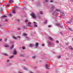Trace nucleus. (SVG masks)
Masks as SVG:
<instances>
[{
    "label": "nucleus",
    "mask_w": 73,
    "mask_h": 73,
    "mask_svg": "<svg viewBox=\"0 0 73 73\" xmlns=\"http://www.w3.org/2000/svg\"><path fill=\"white\" fill-rule=\"evenodd\" d=\"M30 73H33V72H31V71H30V72H29Z\"/></svg>",
    "instance_id": "56"
},
{
    "label": "nucleus",
    "mask_w": 73,
    "mask_h": 73,
    "mask_svg": "<svg viewBox=\"0 0 73 73\" xmlns=\"http://www.w3.org/2000/svg\"><path fill=\"white\" fill-rule=\"evenodd\" d=\"M55 8V7L54 6H52L51 7V8L50 9V11L51 12H52L53 10H54V9Z\"/></svg>",
    "instance_id": "4"
},
{
    "label": "nucleus",
    "mask_w": 73,
    "mask_h": 73,
    "mask_svg": "<svg viewBox=\"0 0 73 73\" xmlns=\"http://www.w3.org/2000/svg\"><path fill=\"white\" fill-rule=\"evenodd\" d=\"M58 58H61V56H58Z\"/></svg>",
    "instance_id": "36"
},
{
    "label": "nucleus",
    "mask_w": 73,
    "mask_h": 73,
    "mask_svg": "<svg viewBox=\"0 0 73 73\" xmlns=\"http://www.w3.org/2000/svg\"><path fill=\"white\" fill-rule=\"evenodd\" d=\"M28 25H29V24H31V23L30 22L28 23Z\"/></svg>",
    "instance_id": "48"
},
{
    "label": "nucleus",
    "mask_w": 73,
    "mask_h": 73,
    "mask_svg": "<svg viewBox=\"0 0 73 73\" xmlns=\"http://www.w3.org/2000/svg\"><path fill=\"white\" fill-rule=\"evenodd\" d=\"M51 26H52V25H49L48 26V28H50V27H51Z\"/></svg>",
    "instance_id": "38"
},
{
    "label": "nucleus",
    "mask_w": 73,
    "mask_h": 73,
    "mask_svg": "<svg viewBox=\"0 0 73 73\" xmlns=\"http://www.w3.org/2000/svg\"><path fill=\"white\" fill-rule=\"evenodd\" d=\"M44 1L46 3H48L49 1V0H44Z\"/></svg>",
    "instance_id": "23"
},
{
    "label": "nucleus",
    "mask_w": 73,
    "mask_h": 73,
    "mask_svg": "<svg viewBox=\"0 0 73 73\" xmlns=\"http://www.w3.org/2000/svg\"><path fill=\"white\" fill-rule=\"evenodd\" d=\"M48 44L50 46H52V43L51 42H48Z\"/></svg>",
    "instance_id": "11"
},
{
    "label": "nucleus",
    "mask_w": 73,
    "mask_h": 73,
    "mask_svg": "<svg viewBox=\"0 0 73 73\" xmlns=\"http://www.w3.org/2000/svg\"><path fill=\"white\" fill-rule=\"evenodd\" d=\"M7 38L5 39H4L5 41L6 42H7Z\"/></svg>",
    "instance_id": "37"
},
{
    "label": "nucleus",
    "mask_w": 73,
    "mask_h": 73,
    "mask_svg": "<svg viewBox=\"0 0 73 73\" xmlns=\"http://www.w3.org/2000/svg\"><path fill=\"white\" fill-rule=\"evenodd\" d=\"M1 17L2 18H4V17H7V16H5V15H4V16H2Z\"/></svg>",
    "instance_id": "26"
},
{
    "label": "nucleus",
    "mask_w": 73,
    "mask_h": 73,
    "mask_svg": "<svg viewBox=\"0 0 73 73\" xmlns=\"http://www.w3.org/2000/svg\"><path fill=\"white\" fill-rule=\"evenodd\" d=\"M35 46H36V47H37V43H36Z\"/></svg>",
    "instance_id": "55"
},
{
    "label": "nucleus",
    "mask_w": 73,
    "mask_h": 73,
    "mask_svg": "<svg viewBox=\"0 0 73 73\" xmlns=\"http://www.w3.org/2000/svg\"><path fill=\"white\" fill-rule=\"evenodd\" d=\"M37 73H39V71H37Z\"/></svg>",
    "instance_id": "59"
},
{
    "label": "nucleus",
    "mask_w": 73,
    "mask_h": 73,
    "mask_svg": "<svg viewBox=\"0 0 73 73\" xmlns=\"http://www.w3.org/2000/svg\"><path fill=\"white\" fill-rule=\"evenodd\" d=\"M13 38H14V39H15L16 40H17V38H16L15 36H13Z\"/></svg>",
    "instance_id": "20"
},
{
    "label": "nucleus",
    "mask_w": 73,
    "mask_h": 73,
    "mask_svg": "<svg viewBox=\"0 0 73 73\" xmlns=\"http://www.w3.org/2000/svg\"><path fill=\"white\" fill-rule=\"evenodd\" d=\"M17 20L18 22H19L20 21V20H19V19H17Z\"/></svg>",
    "instance_id": "53"
},
{
    "label": "nucleus",
    "mask_w": 73,
    "mask_h": 73,
    "mask_svg": "<svg viewBox=\"0 0 73 73\" xmlns=\"http://www.w3.org/2000/svg\"><path fill=\"white\" fill-rule=\"evenodd\" d=\"M47 23V20H46L44 22V24H46Z\"/></svg>",
    "instance_id": "18"
},
{
    "label": "nucleus",
    "mask_w": 73,
    "mask_h": 73,
    "mask_svg": "<svg viewBox=\"0 0 73 73\" xmlns=\"http://www.w3.org/2000/svg\"><path fill=\"white\" fill-rule=\"evenodd\" d=\"M9 5H10V4H8L7 5H6V7H8V6H9Z\"/></svg>",
    "instance_id": "32"
},
{
    "label": "nucleus",
    "mask_w": 73,
    "mask_h": 73,
    "mask_svg": "<svg viewBox=\"0 0 73 73\" xmlns=\"http://www.w3.org/2000/svg\"><path fill=\"white\" fill-rule=\"evenodd\" d=\"M70 1H72V2H73V0H70Z\"/></svg>",
    "instance_id": "57"
},
{
    "label": "nucleus",
    "mask_w": 73,
    "mask_h": 73,
    "mask_svg": "<svg viewBox=\"0 0 73 73\" xmlns=\"http://www.w3.org/2000/svg\"><path fill=\"white\" fill-rule=\"evenodd\" d=\"M41 3L40 2H39L38 3H37V5H38V6L40 5Z\"/></svg>",
    "instance_id": "16"
},
{
    "label": "nucleus",
    "mask_w": 73,
    "mask_h": 73,
    "mask_svg": "<svg viewBox=\"0 0 73 73\" xmlns=\"http://www.w3.org/2000/svg\"><path fill=\"white\" fill-rule=\"evenodd\" d=\"M37 18H38V19H40V18H41L40 17L39 15L38 16L37 15Z\"/></svg>",
    "instance_id": "25"
},
{
    "label": "nucleus",
    "mask_w": 73,
    "mask_h": 73,
    "mask_svg": "<svg viewBox=\"0 0 73 73\" xmlns=\"http://www.w3.org/2000/svg\"><path fill=\"white\" fill-rule=\"evenodd\" d=\"M34 68V69H36V67L35 66L33 67Z\"/></svg>",
    "instance_id": "47"
},
{
    "label": "nucleus",
    "mask_w": 73,
    "mask_h": 73,
    "mask_svg": "<svg viewBox=\"0 0 73 73\" xmlns=\"http://www.w3.org/2000/svg\"><path fill=\"white\" fill-rule=\"evenodd\" d=\"M25 23H27V22H28V20L27 19H26L25 21Z\"/></svg>",
    "instance_id": "39"
},
{
    "label": "nucleus",
    "mask_w": 73,
    "mask_h": 73,
    "mask_svg": "<svg viewBox=\"0 0 73 73\" xmlns=\"http://www.w3.org/2000/svg\"><path fill=\"white\" fill-rule=\"evenodd\" d=\"M39 12H40V15H42L43 14V13H42V11H40Z\"/></svg>",
    "instance_id": "22"
},
{
    "label": "nucleus",
    "mask_w": 73,
    "mask_h": 73,
    "mask_svg": "<svg viewBox=\"0 0 73 73\" xmlns=\"http://www.w3.org/2000/svg\"><path fill=\"white\" fill-rule=\"evenodd\" d=\"M50 3H52L53 2V1L52 0H50Z\"/></svg>",
    "instance_id": "42"
},
{
    "label": "nucleus",
    "mask_w": 73,
    "mask_h": 73,
    "mask_svg": "<svg viewBox=\"0 0 73 73\" xmlns=\"http://www.w3.org/2000/svg\"><path fill=\"white\" fill-rule=\"evenodd\" d=\"M60 13L61 15H62V16H64L65 15V14L63 12H60Z\"/></svg>",
    "instance_id": "9"
},
{
    "label": "nucleus",
    "mask_w": 73,
    "mask_h": 73,
    "mask_svg": "<svg viewBox=\"0 0 73 73\" xmlns=\"http://www.w3.org/2000/svg\"><path fill=\"white\" fill-rule=\"evenodd\" d=\"M0 11L2 12V11H3V8H0Z\"/></svg>",
    "instance_id": "30"
},
{
    "label": "nucleus",
    "mask_w": 73,
    "mask_h": 73,
    "mask_svg": "<svg viewBox=\"0 0 73 73\" xmlns=\"http://www.w3.org/2000/svg\"><path fill=\"white\" fill-rule=\"evenodd\" d=\"M68 48L70 49L71 50H72L73 49V48L72 46H69L68 47Z\"/></svg>",
    "instance_id": "12"
},
{
    "label": "nucleus",
    "mask_w": 73,
    "mask_h": 73,
    "mask_svg": "<svg viewBox=\"0 0 73 73\" xmlns=\"http://www.w3.org/2000/svg\"><path fill=\"white\" fill-rule=\"evenodd\" d=\"M3 54L4 56H8V54H7L3 53Z\"/></svg>",
    "instance_id": "29"
},
{
    "label": "nucleus",
    "mask_w": 73,
    "mask_h": 73,
    "mask_svg": "<svg viewBox=\"0 0 73 73\" xmlns=\"http://www.w3.org/2000/svg\"><path fill=\"white\" fill-rule=\"evenodd\" d=\"M23 36H27V34L24 33L23 34Z\"/></svg>",
    "instance_id": "33"
},
{
    "label": "nucleus",
    "mask_w": 73,
    "mask_h": 73,
    "mask_svg": "<svg viewBox=\"0 0 73 73\" xmlns=\"http://www.w3.org/2000/svg\"><path fill=\"white\" fill-rule=\"evenodd\" d=\"M23 29H27V27H25V26H24L23 27Z\"/></svg>",
    "instance_id": "13"
},
{
    "label": "nucleus",
    "mask_w": 73,
    "mask_h": 73,
    "mask_svg": "<svg viewBox=\"0 0 73 73\" xmlns=\"http://www.w3.org/2000/svg\"><path fill=\"white\" fill-rule=\"evenodd\" d=\"M25 47H22V49H25Z\"/></svg>",
    "instance_id": "44"
},
{
    "label": "nucleus",
    "mask_w": 73,
    "mask_h": 73,
    "mask_svg": "<svg viewBox=\"0 0 73 73\" xmlns=\"http://www.w3.org/2000/svg\"><path fill=\"white\" fill-rule=\"evenodd\" d=\"M67 60H69V58H66Z\"/></svg>",
    "instance_id": "64"
},
{
    "label": "nucleus",
    "mask_w": 73,
    "mask_h": 73,
    "mask_svg": "<svg viewBox=\"0 0 73 73\" xmlns=\"http://www.w3.org/2000/svg\"><path fill=\"white\" fill-rule=\"evenodd\" d=\"M62 18L63 19H64V16H62Z\"/></svg>",
    "instance_id": "51"
},
{
    "label": "nucleus",
    "mask_w": 73,
    "mask_h": 73,
    "mask_svg": "<svg viewBox=\"0 0 73 73\" xmlns=\"http://www.w3.org/2000/svg\"><path fill=\"white\" fill-rule=\"evenodd\" d=\"M26 37V38H27V39H29V38H28V37Z\"/></svg>",
    "instance_id": "50"
},
{
    "label": "nucleus",
    "mask_w": 73,
    "mask_h": 73,
    "mask_svg": "<svg viewBox=\"0 0 73 73\" xmlns=\"http://www.w3.org/2000/svg\"><path fill=\"white\" fill-rule=\"evenodd\" d=\"M17 8V6H15V7L13 8L12 11V13H13L14 14L16 13V12H15V9H16Z\"/></svg>",
    "instance_id": "2"
},
{
    "label": "nucleus",
    "mask_w": 73,
    "mask_h": 73,
    "mask_svg": "<svg viewBox=\"0 0 73 73\" xmlns=\"http://www.w3.org/2000/svg\"><path fill=\"white\" fill-rule=\"evenodd\" d=\"M59 27H60L61 28H63V26H59Z\"/></svg>",
    "instance_id": "43"
},
{
    "label": "nucleus",
    "mask_w": 73,
    "mask_h": 73,
    "mask_svg": "<svg viewBox=\"0 0 73 73\" xmlns=\"http://www.w3.org/2000/svg\"><path fill=\"white\" fill-rule=\"evenodd\" d=\"M44 46V44H42V46Z\"/></svg>",
    "instance_id": "61"
},
{
    "label": "nucleus",
    "mask_w": 73,
    "mask_h": 73,
    "mask_svg": "<svg viewBox=\"0 0 73 73\" xmlns=\"http://www.w3.org/2000/svg\"><path fill=\"white\" fill-rule=\"evenodd\" d=\"M13 47H14V46L13 45H12L10 47V49H12V48H13Z\"/></svg>",
    "instance_id": "17"
},
{
    "label": "nucleus",
    "mask_w": 73,
    "mask_h": 73,
    "mask_svg": "<svg viewBox=\"0 0 73 73\" xmlns=\"http://www.w3.org/2000/svg\"><path fill=\"white\" fill-rule=\"evenodd\" d=\"M48 39H49L51 41H53V38L50 36L48 37Z\"/></svg>",
    "instance_id": "8"
},
{
    "label": "nucleus",
    "mask_w": 73,
    "mask_h": 73,
    "mask_svg": "<svg viewBox=\"0 0 73 73\" xmlns=\"http://www.w3.org/2000/svg\"><path fill=\"white\" fill-rule=\"evenodd\" d=\"M9 16H12V15L11 14H9Z\"/></svg>",
    "instance_id": "49"
},
{
    "label": "nucleus",
    "mask_w": 73,
    "mask_h": 73,
    "mask_svg": "<svg viewBox=\"0 0 73 73\" xmlns=\"http://www.w3.org/2000/svg\"><path fill=\"white\" fill-rule=\"evenodd\" d=\"M34 24H35L34 25V27H37V25H36V24H37V23H36L35 22H34Z\"/></svg>",
    "instance_id": "7"
},
{
    "label": "nucleus",
    "mask_w": 73,
    "mask_h": 73,
    "mask_svg": "<svg viewBox=\"0 0 73 73\" xmlns=\"http://www.w3.org/2000/svg\"><path fill=\"white\" fill-rule=\"evenodd\" d=\"M17 53V52L16 50V49H14V52H13V54H16Z\"/></svg>",
    "instance_id": "6"
},
{
    "label": "nucleus",
    "mask_w": 73,
    "mask_h": 73,
    "mask_svg": "<svg viewBox=\"0 0 73 73\" xmlns=\"http://www.w3.org/2000/svg\"><path fill=\"white\" fill-rule=\"evenodd\" d=\"M18 30H20L21 29H20V28H18Z\"/></svg>",
    "instance_id": "58"
},
{
    "label": "nucleus",
    "mask_w": 73,
    "mask_h": 73,
    "mask_svg": "<svg viewBox=\"0 0 73 73\" xmlns=\"http://www.w3.org/2000/svg\"><path fill=\"white\" fill-rule=\"evenodd\" d=\"M23 69H24V70H28V69H27V68L25 67H24L23 68Z\"/></svg>",
    "instance_id": "24"
},
{
    "label": "nucleus",
    "mask_w": 73,
    "mask_h": 73,
    "mask_svg": "<svg viewBox=\"0 0 73 73\" xmlns=\"http://www.w3.org/2000/svg\"><path fill=\"white\" fill-rule=\"evenodd\" d=\"M56 25L59 26V27H61V24L60 23H57L56 24Z\"/></svg>",
    "instance_id": "14"
},
{
    "label": "nucleus",
    "mask_w": 73,
    "mask_h": 73,
    "mask_svg": "<svg viewBox=\"0 0 73 73\" xmlns=\"http://www.w3.org/2000/svg\"><path fill=\"white\" fill-rule=\"evenodd\" d=\"M32 58H33V59H35V58H36V56H33L32 57Z\"/></svg>",
    "instance_id": "21"
},
{
    "label": "nucleus",
    "mask_w": 73,
    "mask_h": 73,
    "mask_svg": "<svg viewBox=\"0 0 73 73\" xmlns=\"http://www.w3.org/2000/svg\"><path fill=\"white\" fill-rule=\"evenodd\" d=\"M38 45V43H37V47Z\"/></svg>",
    "instance_id": "45"
},
{
    "label": "nucleus",
    "mask_w": 73,
    "mask_h": 73,
    "mask_svg": "<svg viewBox=\"0 0 73 73\" xmlns=\"http://www.w3.org/2000/svg\"><path fill=\"white\" fill-rule=\"evenodd\" d=\"M23 61H25V60H24V59H23Z\"/></svg>",
    "instance_id": "62"
},
{
    "label": "nucleus",
    "mask_w": 73,
    "mask_h": 73,
    "mask_svg": "<svg viewBox=\"0 0 73 73\" xmlns=\"http://www.w3.org/2000/svg\"><path fill=\"white\" fill-rule=\"evenodd\" d=\"M31 16L34 19H36V15L34 13H32Z\"/></svg>",
    "instance_id": "3"
},
{
    "label": "nucleus",
    "mask_w": 73,
    "mask_h": 73,
    "mask_svg": "<svg viewBox=\"0 0 73 73\" xmlns=\"http://www.w3.org/2000/svg\"><path fill=\"white\" fill-rule=\"evenodd\" d=\"M4 46L5 47H9V45H8V44H7L6 45H4Z\"/></svg>",
    "instance_id": "19"
},
{
    "label": "nucleus",
    "mask_w": 73,
    "mask_h": 73,
    "mask_svg": "<svg viewBox=\"0 0 73 73\" xmlns=\"http://www.w3.org/2000/svg\"><path fill=\"white\" fill-rule=\"evenodd\" d=\"M27 27H31V28H33L32 26L31 25H27Z\"/></svg>",
    "instance_id": "27"
},
{
    "label": "nucleus",
    "mask_w": 73,
    "mask_h": 73,
    "mask_svg": "<svg viewBox=\"0 0 73 73\" xmlns=\"http://www.w3.org/2000/svg\"><path fill=\"white\" fill-rule=\"evenodd\" d=\"M10 56V58H13V56Z\"/></svg>",
    "instance_id": "34"
},
{
    "label": "nucleus",
    "mask_w": 73,
    "mask_h": 73,
    "mask_svg": "<svg viewBox=\"0 0 73 73\" xmlns=\"http://www.w3.org/2000/svg\"><path fill=\"white\" fill-rule=\"evenodd\" d=\"M56 43H59V41H58V40L56 41Z\"/></svg>",
    "instance_id": "40"
},
{
    "label": "nucleus",
    "mask_w": 73,
    "mask_h": 73,
    "mask_svg": "<svg viewBox=\"0 0 73 73\" xmlns=\"http://www.w3.org/2000/svg\"><path fill=\"white\" fill-rule=\"evenodd\" d=\"M69 30H70V31H72V29L70 28H68Z\"/></svg>",
    "instance_id": "31"
},
{
    "label": "nucleus",
    "mask_w": 73,
    "mask_h": 73,
    "mask_svg": "<svg viewBox=\"0 0 73 73\" xmlns=\"http://www.w3.org/2000/svg\"><path fill=\"white\" fill-rule=\"evenodd\" d=\"M60 33L62 35V32H60Z\"/></svg>",
    "instance_id": "46"
},
{
    "label": "nucleus",
    "mask_w": 73,
    "mask_h": 73,
    "mask_svg": "<svg viewBox=\"0 0 73 73\" xmlns=\"http://www.w3.org/2000/svg\"><path fill=\"white\" fill-rule=\"evenodd\" d=\"M30 47H33V46H34V45L33 44H30L29 45Z\"/></svg>",
    "instance_id": "10"
},
{
    "label": "nucleus",
    "mask_w": 73,
    "mask_h": 73,
    "mask_svg": "<svg viewBox=\"0 0 73 73\" xmlns=\"http://www.w3.org/2000/svg\"><path fill=\"white\" fill-rule=\"evenodd\" d=\"M9 3H13V1L12 0H10L9 1Z\"/></svg>",
    "instance_id": "28"
},
{
    "label": "nucleus",
    "mask_w": 73,
    "mask_h": 73,
    "mask_svg": "<svg viewBox=\"0 0 73 73\" xmlns=\"http://www.w3.org/2000/svg\"><path fill=\"white\" fill-rule=\"evenodd\" d=\"M2 39H1L0 40V41H2Z\"/></svg>",
    "instance_id": "63"
},
{
    "label": "nucleus",
    "mask_w": 73,
    "mask_h": 73,
    "mask_svg": "<svg viewBox=\"0 0 73 73\" xmlns=\"http://www.w3.org/2000/svg\"><path fill=\"white\" fill-rule=\"evenodd\" d=\"M72 21H73V17H72V18L71 20L69 21V22H67V23H68L69 24H71L72 22Z\"/></svg>",
    "instance_id": "5"
},
{
    "label": "nucleus",
    "mask_w": 73,
    "mask_h": 73,
    "mask_svg": "<svg viewBox=\"0 0 73 73\" xmlns=\"http://www.w3.org/2000/svg\"><path fill=\"white\" fill-rule=\"evenodd\" d=\"M45 67L47 69H48V65L46 64L45 65Z\"/></svg>",
    "instance_id": "15"
},
{
    "label": "nucleus",
    "mask_w": 73,
    "mask_h": 73,
    "mask_svg": "<svg viewBox=\"0 0 73 73\" xmlns=\"http://www.w3.org/2000/svg\"><path fill=\"white\" fill-rule=\"evenodd\" d=\"M55 10L56 11H55L54 12H53V13H52V15H55V16H56V15H57L56 12H60V10L58 9H56Z\"/></svg>",
    "instance_id": "1"
},
{
    "label": "nucleus",
    "mask_w": 73,
    "mask_h": 73,
    "mask_svg": "<svg viewBox=\"0 0 73 73\" xmlns=\"http://www.w3.org/2000/svg\"><path fill=\"white\" fill-rule=\"evenodd\" d=\"M20 56H21V57H24V55L22 54H20Z\"/></svg>",
    "instance_id": "35"
},
{
    "label": "nucleus",
    "mask_w": 73,
    "mask_h": 73,
    "mask_svg": "<svg viewBox=\"0 0 73 73\" xmlns=\"http://www.w3.org/2000/svg\"><path fill=\"white\" fill-rule=\"evenodd\" d=\"M66 44L67 45H69V43H66Z\"/></svg>",
    "instance_id": "41"
},
{
    "label": "nucleus",
    "mask_w": 73,
    "mask_h": 73,
    "mask_svg": "<svg viewBox=\"0 0 73 73\" xmlns=\"http://www.w3.org/2000/svg\"><path fill=\"white\" fill-rule=\"evenodd\" d=\"M5 21H8V20H7V19H6V20H5Z\"/></svg>",
    "instance_id": "54"
},
{
    "label": "nucleus",
    "mask_w": 73,
    "mask_h": 73,
    "mask_svg": "<svg viewBox=\"0 0 73 73\" xmlns=\"http://www.w3.org/2000/svg\"><path fill=\"white\" fill-rule=\"evenodd\" d=\"M17 38H20V36H17Z\"/></svg>",
    "instance_id": "52"
},
{
    "label": "nucleus",
    "mask_w": 73,
    "mask_h": 73,
    "mask_svg": "<svg viewBox=\"0 0 73 73\" xmlns=\"http://www.w3.org/2000/svg\"><path fill=\"white\" fill-rule=\"evenodd\" d=\"M7 62H9V60H7Z\"/></svg>",
    "instance_id": "60"
}]
</instances>
